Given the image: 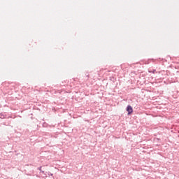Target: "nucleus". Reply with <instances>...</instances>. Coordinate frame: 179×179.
<instances>
[{"instance_id":"nucleus-8","label":"nucleus","mask_w":179,"mask_h":179,"mask_svg":"<svg viewBox=\"0 0 179 179\" xmlns=\"http://www.w3.org/2000/svg\"><path fill=\"white\" fill-rule=\"evenodd\" d=\"M145 64H149V62H146Z\"/></svg>"},{"instance_id":"nucleus-9","label":"nucleus","mask_w":179,"mask_h":179,"mask_svg":"<svg viewBox=\"0 0 179 179\" xmlns=\"http://www.w3.org/2000/svg\"><path fill=\"white\" fill-rule=\"evenodd\" d=\"M157 141H160V138H157Z\"/></svg>"},{"instance_id":"nucleus-10","label":"nucleus","mask_w":179,"mask_h":179,"mask_svg":"<svg viewBox=\"0 0 179 179\" xmlns=\"http://www.w3.org/2000/svg\"><path fill=\"white\" fill-rule=\"evenodd\" d=\"M8 118H10V117H8Z\"/></svg>"},{"instance_id":"nucleus-7","label":"nucleus","mask_w":179,"mask_h":179,"mask_svg":"<svg viewBox=\"0 0 179 179\" xmlns=\"http://www.w3.org/2000/svg\"><path fill=\"white\" fill-rule=\"evenodd\" d=\"M3 125H6V122H3Z\"/></svg>"},{"instance_id":"nucleus-6","label":"nucleus","mask_w":179,"mask_h":179,"mask_svg":"<svg viewBox=\"0 0 179 179\" xmlns=\"http://www.w3.org/2000/svg\"><path fill=\"white\" fill-rule=\"evenodd\" d=\"M48 176H54L52 173H51V172H48Z\"/></svg>"},{"instance_id":"nucleus-1","label":"nucleus","mask_w":179,"mask_h":179,"mask_svg":"<svg viewBox=\"0 0 179 179\" xmlns=\"http://www.w3.org/2000/svg\"><path fill=\"white\" fill-rule=\"evenodd\" d=\"M126 111H127V115H131L134 113V108L131 105H128L126 108Z\"/></svg>"},{"instance_id":"nucleus-3","label":"nucleus","mask_w":179,"mask_h":179,"mask_svg":"<svg viewBox=\"0 0 179 179\" xmlns=\"http://www.w3.org/2000/svg\"><path fill=\"white\" fill-rule=\"evenodd\" d=\"M5 118H8V115H6V113H0V119L5 120Z\"/></svg>"},{"instance_id":"nucleus-4","label":"nucleus","mask_w":179,"mask_h":179,"mask_svg":"<svg viewBox=\"0 0 179 179\" xmlns=\"http://www.w3.org/2000/svg\"><path fill=\"white\" fill-rule=\"evenodd\" d=\"M42 168H43V166L38 167L37 170H39V171H41V173H42L43 174H45L44 171L41 170Z\"/></svg>"},{"instance_id":"nucleus-2","label":"nucleus","mask_w":179,"mask_h":179,"mask_svg":"<svg viewBox=\"0 0 179 179\" xmlns=\"http://www.w3.org/2000/svg\"><path fill=\"white\" fill-rule=\"evenodd\" d=\"M83 80L84 82H87V80H89V78H90V76L89 75V73L87 72L85 73V75L83 76Z\"/></svg>"},{"instance_id":"nucleus-5","label":"nucleus","mask_w":179,"mask_h":179,"mask_svg":"<svg viewBox=\"0 0 179 179\" xmlns=\"http://www.w3.org/2000/svg\"><path fill=\"white\" fill-rule=\"evenodd\" d=\"M156 72V69H153L152 71H149V73H155Z\"/></svg>"}]
</instances>
